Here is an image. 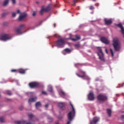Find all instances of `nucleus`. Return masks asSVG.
Instances as JSON below:
<instances>
[{
	"label": "nucleus",
	"mask_w": 124,
	"mask_h": 124,
	"mask_svg": "<svg viewBox=\"0 0 124 124\" xmlns=\"http://www.w3.org/2000/svg\"><path fill=\"white\" fill-rule=\"evenodd\" d=\"M70 104L72 107V110L70 111L67 115L68 120H69V121L67 124H70L71 121L73 120V118L75 116V109L74 108V107H73V105H72L71 102L70 103Z\"/></svg>",
	"instance_id": "nucleus-1"
},
{
	"label": "nucleus",
	"mask_w": 124,
	"mask_h": 124,
	"mask_svg": "<svg viewBox=\"0 0 124 124\" xmlns=\"http://www.w3.org/2000/svg\"><path fill=\"white\" fill-rule=\"evenodd\" d=\"M112 46H113L114 50L118 52V51H120L121 49V45L120 44V42H119V39L117 38H114L112 41Z\"/></svg>",
	"instance_id": "nucleus-2"
},
{
	"label": "nucleus",
	"mask_w": 124,
	"mask_h": 124,
	"mask_svg": "<svg viewBox=\"0 0 124 124\" xmlns=\"http://www.w3.org/2000/svg\"><path fill=\"white\" fill-rule=\"evenodd\" d=\"M97 49L99 52L97 53V55L99 57V60L102 62H105V59H104V54H103V52H102L101 47H98Z\"/></svg>",
	"instance_id": "nucleus-3"
},
{
	"label": "nucleus",
	"mask_w": 124,
	"mask_h": 124,
	"mask_svg": "<svg viewBox=\"0 0 124 124\" xmlns=\"http://www.w3.org/2000/svg\"><path fill=\"white\" fill-rule=\"evenodd\" d=\"M65 43V42L63 39H60L56 42V45L58 48H62Z\"/></svg>",
	"instance_id": "nucleus-4"
},
{
	"label": "nucleus",
	"mask_w": 124,
	"mask_h": 124,
	"mask_svg": "<svg viewBox=\"0 0 124 124\" xmlns=\"http://www.w3.org/2000/svg\"><path fill=\"white\" fill-rule=\"evenodd\" d=\"M97 98L99 101H102L103 102L106 101V100L108 99L107 96L103 94H99L97 96Z\"/></svg>",
	"instance_id": "nucleus-5"
},
{
	"label": "nucleus",
	"mask_w": 124,
	"mask_h": 124,
	"mask_svg": "<svg viewBox=\"0 0 124 124\" xmlns=\"http://www.w3.org/2000/svg\"><path fill=\"white\" fill-rule=\"evenodd\" d=\"M11 39V36L8 34H5L2 35L0 38V40H3V41H6V40H9Z\"/></svg>",
	"instance_id": "nucleus-6"
},
{
	"label": "nucleus",
	"mask_w": 124,
	"mask_h": 124,
	"mask_svg": "<svg viewBox=\"0 0 124 124\" xmlns=\"http://www.w3.org/2000/svg\"><path fill=\"white\" fill-rule=\"evenodd\" d=\"M27 17H28V14L26 13H23L19 16L18 20L19 21H24Z\"/></svg>",
	"instance_id": "nucleus-7"
},
{
	"label": "nucleus",
	"mask_w": 124,
	"mask_h": 124,
	"mask_svg": "<svg viewBox=\"0 0 124 124\" xmlns=\"http://www.w3.org/2000/svg\"><path fill=\"white\" fill-rule=\"evenodd\" d=\"M50 10H51V7H50V6H48L46 8H43L40 11V13L41 15H43V12H49Z\"/></svg>",
	"instance_id": "nucleus-8"
},
{
	"label": "nucleus",
	"mask_w": 124,
	"mask_h": 124,
	"mask_svg": "<svg viewBox=\"0 0 124 124\" xmlns=\"http://www.w3.org/2000/svg\"><path fill=\"white\" fill-rule=\"evenodd\" d=\"M29 87H30L31 89H34V88H37L39 86L38 83L35 82H30L29 84Z\"/></svg>",
	"instance_id": "nucleus-9"
},
{
	"label": "nucleus",
	"mask_w": 124,
	"mask_h": 124,
	"mask_svg": "<svg viewBox=\"0 0 124 124\" xmlns=\"http://www.w3.org/2000/svg\"><path fill=\"white\" fill-rule=\"evenodd\" d=\"M100 40L103 43H104L106 45L109 44L110 43V41L107 38L104 37H101L100 38Z\"/></svg>",
	"instance_id": "nucleus-10"
},
{
	"label": "nucleus",
	"mask_w": 124,
	"mask_h": 124,
	"mask_svg": "<svg viewBox=\"0 0 124 124\" xmlns=\"http://www.w3.org/2000/svg\"><path fill=\"white\" fill-rule=\"evenodd\" d=\"M98 122H99V118L97 117H94L92 120L90 121V124H95Z\"/></svg>",
	"instance_id": "nucleus-11"
},
{
	"label": "nucleus",
	"mask_w": 124,
	"mask_h": 124,
	"mask_svg": "<svg viewBox=\"0 0 124 124\" xmlns=\"http://www.w3.org/2000/svg\"><path fill=\"white\" fill-rule=\"evenodd\" d=\"M88 98L89 100H90V101L94 100V94H93V93H89L88 96Z\"/></svg>",
	"instance_id": "nucleus-12"
},
{
	"label": "nucleus",
	"mask_w": 124,
	"mask_h": 124,
	"mask_svg": "<svg viewBox=\"0 0 124 124\" xmlns=\"http://www.w3.org/2000/svg\"><path fill=\"white\" fill-rule=\"evenodd\" d=\"M116 27H118V28H121V32H122V34L124 35V27H123V25L122 24V23L116 24Z\"/></svg>",
	"instance_id": "nucleus-13"
},
{
	"label": "nucleus",
	"mask_w": 124,
	"mask_h": 124,
	"mask_svg": "<svg viewBox=\"0 0 124 124\" xmlns=\"http://www.w3.org/2000/svg\"><path fill=\"white\" fill-rule=\"evenodd\" d=\"M36 99H37V97H35L33 98H30L29 99L28 102H29V104H31V102H35V101H36Z\"/></svg>",
	"instance_id": "nucleus-14"
},
{
	"label": "nucleus",
	"mask_w": 124,
	"mask_h": 124,
	"mask_svg": "<svg viewBox=\"0 0 124 124\" xmlns=\"http://www.w3.org/2000/svg\"><path fill=\"white\" fill-rule=\"evenodd\" d=\"M77 76L78 77H79L80 78H83V79H86V80H89V77H87L86 75H80L78 74H77Z\"/></svg>",
	"instance_id": "nucleus-15"
},
{
	"label": "nucleus",
	"mask_w": 124,
	"mask_h": 124,
	"mask_svg": "<svg viewBox=\"0 0 124 124\" xmlns=\"http://www.w3.org/2000/svg\"><path fill=\"white\" fill-rule=\"evenodd\" d=\"M105 23L106 24V25H111V23H112V20L109 19H105Z\"/></svg>",
	"instance_id": "nucleus-16"
},
{
	"label": "nucleus",
	"mask_w": 124,
	"mask_h": 124,
	"mask_svg": "<svg viewBox=\"0 0 124 124\" xmlns=\"http://www.w3.org/2000/svg\"><path fill=\"white\" fill-rule=\"evenodd\" d=\"M58 106L62 109H63L64 108V103H60L58 104Z\"/></svg>",
	"instance_id": "nucleus-17"
},
{
	"label": "nucleus",
	"mask_w": 124,
	"mask_h": 124,
	"mask_svg": "<svg viewBox=\"0 0 124 124\" xmlns=\"http://www.w3.org/2000/svg\"><path fill=\"white\" fill-rule=\"evenodd\" d=\"M40 106H41V103L40 102H38L36 103L35 107L36 109H38V108L40 107Z\"/></svg>",
	"instance_id": "nucleus-18"
},
{
	"label": "nucleus",
	"mask_w": 124,
	"mask_h": 124,
	"mask_svg": "<svg viewBox=\"0 0 124 124\" xmlns=\"http://www.w3.org/2000/svg\"><path fill=\"white\" fill-rule=\"evenodd\" d=\"M22 31V30L19 29V28H17L16 30V32H17V33H18V34H22V31Z\"/></svg>",
	"instance_id": "nucleus-19"
},
{
	"label": "nucleus",
	"mask_w": 124,
	"mask_h": 124,
	"mask_svg": "<svg viewBox=\"0 0 124 124\" xmlns=\"http://www.w3.org/2000/svg\"><path fill=\"white\" fill-rule=\"evenodd\" d=\"M107 113L109 117H111V114L112 113V110L110 109H107Z\"/></svg>",
	"instance_id": "nucleus-20"
},
{
	"label": "nucleus",
	"mask_w": 124,
	"mask_h": 124,
	"mask_svg": "<svg viewBox=\"0 0 124 124\" xmlns=\"http://www.w3.org/2000/svg\"><path fill=\"white\" fill-rule=\"evenodd\" d=\"M18 72H19V73H20L21 74H25V73H26V71H25V70L24 69H20L18 71Z\"/></svg>",
	"instance_id": "nucleus-21"
},
{
	"label": "nucleus",
	"mask_w": 124,
	"mask_h": 124,
	"mask_svg": "<svg viewBox=\"0 0 124 124\" xmlns=\"http://www.w3.org/2000/svg\"><path fill=\"white\" fill-rule=\"evenodd\" d=\"M76 39H73V40L74 41H76V40H79V39H81V37H80V35H76Z\"/></svg>",
	"instance_id": "nucleus-22"
},
{
	"label": "nucleus",
	"mask_w": 124,
	"mask_h": 124,
	"mask_svg": "<svg viewBox=\"0 0 124 124\" xmlns=\"http://www.w3.org/2000/svg\"><path fill=\"white\" fill-rule=\"evenodd\" d=\"M9 2V0H5L3 2V6H6V5L8 4Z\"/></svg>",
	"instance_id": "nucleus-23"
},
{
	"label": "nucleus",
	"mask_w": 124,
	"mask_h": 124,
	"mask_svg": "<svg viewBox=\"0 0 124 124\" xmlns=\"http://www.w3.org/2000/svg\"><path fill=\"white\" fill-rule=\"evenodd\" d=\"M48 92L52 93V92H53V87H52V86H49L48 88Z\"/></svg>",
	"instance_id": "nucleus-24"
},
{
	"label": "nucleus",
	"mask_w": 124,
	"mask_h": 124,
	"mask_svg": "<svg viewBox=\"0 0 124 124\" xmlns=\"http://www.w3.org/2000/svg\"><path fill=\"white\" fill-rule=\"evenodd\" d=\"M64 51L66 52V53H70L71 52V50L69 48H65L64 49Z\"/></svg>",
	"instance_id": "nucleus-25"
},
{
	"label": "nucleus",
	"mask_w": 124,
	"mask_h": 124,
	"mask_svg": "<svg viewBox=\"0 0 124 124\" xmlns=\"http://www.w3.org/2000/svg\"><path fill=\"white\" fill-rule=\"evenodd\" d=\"M47 119H48V122H49V123H52V122H53V118H52V117H51L50 116H48Z\"/></svg>",
	"instance_id": "nucleus-26"
},
{
	"label": "nucleus",
	"mask_w": 124,
	"mask_h": 124,
	"mask_svg": "<svg viewBox=\"0 0 124 124\" xmlns=\"http://www.w3.org/2000/svg\"><path fill=\"white\" fill-rule=\"evenodd\" d=\"M25 27H26L25 24H22L19 26L18 28H19L20 30H22V29H23L25 28Z\"/></svg>",
	"instance_id": "nucleus-27"
},
{
	"label": "nucleus",
	"mask_w": 124,
	"mask_h": 124,
	"mask_svg": "<svg viewBox=\"0 0 124 124\" xmlns=\"http://www.w3.org/2000/svg\"><path fill=\"white\" fill-rule=\"evenodd\" d=\"M0 122H1V123H3V122H4V118L3 117H0Z\"/></svg>",
	"instance_id": "nucleus-28"
},
{
	"label": "nucleus",
	"mask_w": 124,
	"mask_h": 124,
	"mask_svg": "<svg viewBox=\"0 0 124 124\" xmlns=\"http://www.w3.org/2000/svg\"><path fill=\"white\" fill-rule=\"evenodd\" d=\"M30 119H32L33 118V115L32 114H30L28 115Z\"/></svg>",
	"instance_id": "nucleus-29"
},
{
	"label": "nucleus",
	"mask_w": 124,
	"mask_h": 124,
	"mask_svg": "<svg viewBox=\"0 0 124 124\" xmlns=\"http://www.w3.org/2000/svg\"><path fill=\"white\" fill-rule=\"evenodd\" d=\"M75 47H76V48H79L80 47V44L78 43L75 45Z\"/></svg>",
	"instance_id": "nucleus-30"
},
{
	"label": "nucleus",
	"mask_w": 124,
	"mask_h": 124,
	"mask_svg": "<svg viewBox=\"0 0 124 124\" xmlns=\"http://www.w3.org/2000/svg\"><path fill=\"white\" fill-rule=\"evenodd\" d=\"M6 93H7V94H8L9 95H11V94H12L11 92H10V91H7Z\"/></svg>",
	"instance_id": "nucleus-31"
},
{
	"label": "nucleus",
	"mask_w": 124,
	"mask_h": 124,
	"mask_svg": "<svg viewBox=\"0 0 124 124\" xmlns=\"http://www.w3.org/2000/svg\"><path fill=\"white\" fill-rule=\"evenodd\" d=\"M110 53L111 54L112 57H114V53L113 52V50L112 49V48L110 49Z\"/></svg>",
	"instance_id": "nucleus-32"
},
{
	"label": "nucleus",
	"mask_w": 124,
	"mask_h": 124,
	"mask_svg": "<svg viewBox=\"0 0 124 124\" xmlns=\"http://www.w3.org/2000/svg\"><path fill=\"white\" fill-rule=\"evenodd\" d=\"M11 72H18V70L16 69H12L11 70Z\"/></svg>",
	"instance_id": "nucleus-33"
},
{
	"label": "nucleus",
	"mask_w": 124,
	"mask_h": 124,
	"mask_svg": "<svg viewBox=\"0 0 124 124\" xmlns=\"http://www.w3.org/2000/svg\"><path fill=\"white\" fill-rule=\"evenodd\" d=\"M78 1V0H74L73 2H74V5H75L76 3H77Z\"/></svg>",
	"instance_id": "nucleus-34"
},
{
	"label": "nucleus",
	"mask_w": 124,
	"mask_h": 124,
	"mask_svg": "<svg viewBox=\"0 0 124 124\" xmlns=\"http://www.w3.org/2000/svg\"><path fill=\"white\" fill-rule=\"evenodd\" d=\"M90 10H93L94 9V7H93V6H91L90 7Z\"/></svg>",
	"instance_id": "nucleus-35"
},
{
	"label": "nucleus",
	"mask_w": 124,
	"mask_h": 124,
	"mask_svg": "<svg viewBox=\"0 0 124 124\" xmlns=\"http://www.w3.org/2000/svg\"><path fill=\"white\" fill-rule=\"evenodd\" d=\"M16 13H15V12H14V13H13V14H12V17H16Z\"/></svg>",
	"instance_id": "nucleus-36"
},
{
	"label": "nucleus",
	"mask_w": 124,
	"mask_h": 124,
	"mask_svg": "<svg viewBox=\"0 0 124 124\" xmlns=\"http://www.w3.org/2000/svg\"><path fill=\"white\" fill-rule=\"evenodd\" d=\"M36 16V12H33V14H32V16H33L34 17Z\"/></svg>",
	"instance_id": "nucleus-37"
},
{
	"label": "nucleus",
	"mask_w": 124,
	"mask_h": 124,
	"mask_svg": "<svg viewBox=\"0 0 124 124\" xmlns=\"http://www.w3.org/2000/svg\"><path fill=\"white\" fill-rule=\"evenodd\" d=\"M61 93H62V94L63 95H65V93H64V92H63V91H61Z\"/></svg>",
	"instance_id": "nucleus-38"
},
{
	"label": "nucleus",
	"mask_w": 124,
	"mask_h": 124,
	"mask_svg": "<svg viewBox=\"0 0 124 124\" xmlns=\"http://www.w3.org/2000/svg\"><path fill=\"white\" fill-rule=\"evenodd\" d=\"M42 93H43V94H47V93L45 91H42Z\"/></svg>",
	"instance_id": "nucleus-39"
},
{
	"label": "nucleus",
	"mask_w": 124,
	"mask_h": 124,
	"mask_svg": "<svg viewBox=\"0 0 124 124\" xmlns=\"http://www.w3.org/2000/svg\"><path fill=\"white\" fill-rule=\"evenodd\" d=\"M17 13L18 14H21V12L20 11V10H17Z\"/></svg>",
	"instance_id": "nucleus-40"
},
{
	"label": "nucleus",
	"mask_w": 124,
	"mask_h": 124,
	"mask_svg": "<svg viewBox=\"0 0 124 124\" xmlns=\"http://www.w3.org/2000/svg\"><path fill=\"white\" fill-rule=\"evenodd\" d=\"M12 1H13V3L14 4L16 3V0H12Z\"/></svg>",
	"instance_id": "nucleus-41"
},
{
	"label": "nucleus",
	"mask_w": 124,
	"mask_h": 124,
	"mask_svg": "<svg viewBox=\"0 0 124 124\" xmlns=\"http://www.w3.org/2000/svg\"><path fill=\"white\" fill-rule=\"evenodd\" d=\"M6 16V13H4L3 14H2V17H4V16Z\"/></svg>",
	"instance_id": "nucleus-42"
},
{
	"label": "nucleus",
	"mask_w": 124,
	"mask_h": 124,
	"mask_svg": "<svg viewBox=\"0 0 124 124\" xmlns=\"http://www.w3.org/2000/svg\"><path fill=\"white\" fill-rule=\"evenodd\" d=\"M58 119H59V120H62V116H59V117H58Z\"/></svg>",
	"instance_id": "nucleus-43"
},
{
	"label": "nucleus",
	"mask_w": 124,
	"mask_h": 124,
	"mask_svg": "<svg viewBox=\"0 0 124 124\" xmlns=\"http://www.w3.org/2000/svg\"><path fill=\"white\" fill-rule=\"evenodd\" d=\"M48 106H49V104H46V105H45L46 108H48Z\"/></svg>",
	"instance_id": "nucleus-44"
},
{
	"label": "nucleus",
	"mask_w": 124,
	"mask_h": 124,
	"mask_svg": "<svg viewBox=\"0 0 124 124\" xmlns=\"http://www.w3.org/2000/svg\"><path fill=\"white\" fill-rule=\"evenodd\" d=\"M121 119H122V120H124V115H122V116H121Z\"/></svg>",
	"instance_id": "nucleus-45"
},
{
	"label": "nucleus",
	"mask_w": 124,
	"mask_h": 124,
	"mask_svg": "<svg viewBox=\"0 0 124 124\" xmlns=\"http://www.w3.org/2000/svg\"><path fill=\"white\" fill-rule=\"evenodd\" d=\"M96 6H99V3H97L96 4Z\"/></svg>",
	"instance_id": "nucleus-46"
},
{
	"label": "nucleus",
	"mask_w": 124,
	"mask_h": 124,
	"mask_svg": "<svg viewBox=\"0 0 124 124\" xmlns=\"http://www.w3.org/2000/svg\"><path fill=\"white\" fill-rule=\"evenodd\" d=\"M105 50L107 54H108V51H107V49H106Z\"/></svg>",
	"instance_id": "nucleus-47"
},
{
	"label": "nucleus",
	"mask_w": 124,
	"mask_h": 124,
	"mask_svg": "<svg viewBox=\"0 0 124 124\" xmlns=\"http://www.w3.org/2000/svg\"><path fill=\"white\" fill-rule=\"evenodd\" d=\"M23 108H19V110H23Z\"/></svg>",
	"instance_id": "nucleus-48"
},
{
	"label": "nucleus",
	"mask_w": 124,
	"mask_h": 124,
	"mask_svg": "<svg viewBox=\"0 0 124 124\" xmlns=\"http://www.w3.org/2000/svg\"><path fill=\"white\" fill-rule=\"evenodd\" d=\"M54 28H56V23H54Z\"/></svg>",
	"instance_id": "nucleus-49"
},
{
	"label": "nucleus",
	"mask_w": 124,
	"mask_h": 124,
	"mask_svg": "<svg viewBox=\"0 0 124 124\" xmlns=\"http://www.w3.org/2000/svg\"><path fill=\"white\" fill-rule=\"evenodd\" d=\"M36 3H37V4H39V2H36Z\"/></svg>",
	"instance_id": "nucleus-50"
},
{
	"label": "nucleus",
	"mask_w": 124,
	"mask_h": 124,
	"mask_svg": "<svg viewBox=\"0 0 124 124\" xmlns=\"http://www.w3.org/2000/svg\"><path fill=\"white\" fill-rule=\"evenodd\" d=\"M52 48H54V46H52Z\"/></svg>",
	"instance_id": "nucleus-51"
},
{
	"label": "nucleus",
	"mask_w": 124,
	"mask_h": 124,
	"mask_svg": "<svg viewBox=\"0 0 124 124\" xmlns=\"http://www.w3.org/2000/svg\"><path fill=\"white\" fill-rule=\"evenodd\" d=\"M56 124H59V123H56Z\"/></svg>",
	"instance_id": "nucleus-52"
}]
</instances>
